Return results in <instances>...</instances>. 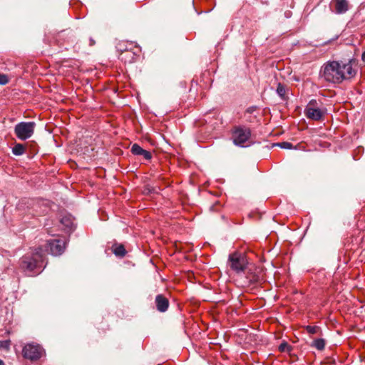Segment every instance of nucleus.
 Listing matches in <instances>:
<instances>
[{"label":"nucleus","mask_w":365,"mask_h":365,"mask_svg":"<svg viewBox=\"0 0 365 365\" xmlns=\"http://www.w3.org/2000/svg\"><path fill=\"white\" fill-rule=\"evenodd\" d=\"M155 304L157 309L160 312H165L169 307L168 299L163 294H158L155 297Z\"/></svg>","instance_id":"nucleus-10"},{"label":"nucleus","mask_w":365,"mask_h":365,"mask_svg":"<svg viewBox=\"0 0 365 365\" xmlns=\"http://www.w3.org/2000/svg\"><path fill=\"white\" fill-rule=\"evenodd\" d=\"M144 149L142 148L138 144H133L131 147V152L133 155H140L143 152Z\"/></svg>","instance_id":"nucleus-15"},{"label":"nucleus","mask_w":365,"mask_h":365,"mask_svg":"<svg viewBox=\"0 0 365 365\" xmlns=\"http://www.w3.org/2000/svg\"><path fill=\"white\" fill-rule=\"evenodd\" d=\"M228 265L236 273L245 272L248 269L246 257L240 252H233L229 255Z\"/></svg>","instance_id":"nucleus-3"},{"label":"nucleus","mask_w":365,"mask_h":365,"mask_svg":"<svg viewBox=\"0 0 365 365\" xmlns=\"http://www.w3.org/2000/svg\"><path fill=\"white\" fill-rule=\"evenodd\" d=\"M319 327L317 326H307L306 330L309 334H314L318 332Z\"/></svg>","instance_id":"nucleus-17"},{"label":"nucleus","mask_w":365,"mask_h":365,"mask_svg":"<svg viewBox=\"0 0 365 365\" xmlns=\"http://www.w3.org/2000/svg\"><path fill=\"white\" fill-rule=\"evenodd\" d=\"M10 344L9 340L0 341V348L8 350L10 347Z\"/></svg>","instance_id":"nucleus-19"},{"label":"nucleus","mask_w":365,"mask_h":365,"mask_svg":"<svg viewBox=\"0 0 365 365\" xmlns=\"http://www.w3.org/2000/svg\"><path fill=\"white\" fill-rule=\"evenodd\" d=\"M140 155H142L145 160H149L152 158L151 153L146 150H144L143 152L142 153V154H140Z\"/></svg>","instance_id":"nucleus-22"},{"label":"nucleus","mask_w":365,"mask_h":365,"mask_svg":"<svg viewBox=\"0 0 365 365\" xmlns=\"http://www.w3.org/2000/svg\"><path fill=\"white\" fill-rule=\"evenodd\" d=\"M331 6L334 7L333 11L337 14L346 13L349 10V3L346 0H333Z\"/></svg>","instance_id":"nucleus-9"},{"label":"nucleus","mask_w":365,"mask_h":365,"mask_svg":"<svg viewBox=\"0 0 365 365\" xmlns=\"http://www.w3.org/2000/svg\"><path fill=\"white\" fill-rule=\"evenodd\" d=\"M66 247V240L64 238H57L48 240L46 244V251L53 255H61Z\"/></svg>","instance_id":"nucleus-7"},{"label":"nucleus","mask_w":365,"mask_h":365,"mask_svg":"<svg viewBox=\"0 0 365 365\" xmlns=\"http://www.w3.org/2000/svg\"><path fill=\"white\" fill-rule=\"evenodd\" d=\"M61 223L67 231H70L73 228L74 220L71 215H65L61 219Z\"/></svg>","instance_id":"nucleus-11"},{"label":"nucleus","mask_w":365,"mask_h":365,"mask_svg":"<svg viewBox=\"0 0 365 365\" xmlns=\"http://www.w3.org/2000/svg\"><path fill=\"white\" fill-rule=\"evenodd\" d=\"M89 41H90V46H93L95 44V41L92 38H90L89 39Z\"/></svg>","instance_id":"nucleus-24"},{"label":"nucleus","mask_w":365,"mask_h":365,"mask_svg":"<svg viewBox=\"0 0 365 365\" xmlns=\"http://www.w3.org/2000/svg\"><path fill=\"white\" fill-rule=\"evenodd\" d=\"M362 60L365 62V51L362 53Z\"/></svg>","instance_id":"nucleus-25"},{"label":"nucleus","mask_w":365,"mask_h":365,"mask_svg":"<svg viewBox=\"0 0 365 365\" xmlns=\"http://www.w3.org/2000/svg\"><path fill=\"white\" fill-rule=\"evenodd\" d=\"M113 253L118 257H123L125 255L126 251L123 245H119L114 247Z\"/></svg>","instance_id":"nucleus-12"},{"label":"nucleus","mask_w":365,"mask_h":365,"mask_svg":"<svg viewBox=\"0 0 365 365\" xmlns=\"http://www.w3.org/2000/svg\"><path fill=\"white\" fill-rule=\"evenodd\" d=\"M0 365H4V363L2 360L0 359Z\"/></svg>","instance_id":"nucleus-27"},{"label":"nucleus","mask_w":365,"mask_h":365,"mask_svg":"<svg viewBox=\"0 0 365 365\" xmlns=\"http://www.w3.org/2000/svg\"><path fill=\"white\" fill-rule=\"evenodd\" d=\"M325 114L326 109L320 108L316 100H311L304 109L305 116L315 121L322 120Z\"/></svg>","instance_id":"nucleus-5"},{"label":"nucleus","mask_w":365,"mask_h":365,"mask_svg":"<svg viewBox=\"0 0 365 365\" xmlns=\"http://www.w3.org/2000/svg\"><path fill=\"white\" fill-rule=\"evenodd\" d=\"M247 279H249V281L250 282H256L258 281V277L257 275H253L252 277H247Z\"/></svg>","instance_id":"nucleus-23"},{"label":"nucleus","mask_w":365,"mask_h":365,"mask_svg":"<svg viewBox=\"0 0 365 365\" xmlns=\"http://www.w3.org/2000/svg\"><path fill=\"white\" fill-rule=\"evenodd\" d=\"M43 261V250L41 247H37L31 255H26L21 259L20 267L27 274H37L41 272Z\"/></svg>","instance_id":"nucleus-2"},{"label":"nucleus","mask_w":365,"mask_h":365,"mask_svg":"<svg viewBox=\"0 0 365 365\" xmlns=\"http://www.w3.org/2000/svg\"><path fill=\"white\" fill-rule=\"evenodd\" d=\"M314 346L318 350H323L325 347V341L323 339H317L314 341Z\"/></svg>","instance_id":"nucleus-14"},{"label":"nucleus","mask_w":365,"mask_h":365,"mask_svg":"<svg viewBox=\"0 0 365 365\" xmlns=\"http://www.w3.org/2000/svg\"><path fill=\"white\" fill-rule=\"evenodd\" d=\"M279 350L280 351H289L290 350V346L289 345L284 342V343H282L279 346Z\"/></svg>","instance_id":"nucleus-20"},{"label":"nucleus","mask_w":365,"mask_h":365,"mask_svg":"<svg viewBox=\"0 0 365 365\" xmlns=\"http://www.w3.org/2000/svg\"><path fill=\"white\" fill-rule=\"evenodd\" d=\"M277 145L284 149H292L293 148L292 144L289 142L279 143L277 144Z\"/></svg>","instance_id":"nucleus-18"},{"label":"nucleus","mask_w":365,"mask_h":365,"mask_svg":"<svg viewBox=\"0 0 365 365\" xmlns=\"http://www.w3.org/2000/svg\"><path fill=\"white\" fill-rule=\"evenodd\" d=\"M9 82V78L6 75L0 73V84L5 85Z\"/></svg>","instance_id":"nucleus-21"},{"label":"nucleus","mask_w":365,"mask_h":365,"mask_svg":"<svg viewBox=\"0 0 365 365\" xmlns=\"http://www.w3.org/2000/svg\"><path fill=\"white\" fill-rule=\"evenodd\" d=\"M251 132L245 127H236L232 130V140L235 145L246 147L249 144Z\"/></svg>","instance_id":"nucleus-6"},{"label":"nucleus","mask_w":365,"mask_h":365,"mask_svg":"<svg viewBox=\"0 0 365 365\" xmlns=\"http://www.w3.org/2000/svg\"><path fill=\"white\" fill-rule=\"evenodd\" d=\"M277 94L281 97V98H284V96H285V93H286V90H285V88L284 86L281 84V83H279L278 84V86L277 88Z\"/></svg>","instance_id":"nucleus-16"},{"label":"nucleus","mask_w":365,"mask_h":365,"mask_svg":"<svg viewBox=\"0 0 365 365\" xmlns=\"http://www.w3.org/2000/svg\"><path fill=\"white\" fill-rule=\"evenodd\" d=\"M24 152L25 147L21 143L16 144L12 149V153L15 155H21Z\"/></svg>","instance_id":"nucleus-13"},{"label":"nucleus","mask_w":365,"mask_h":365,"mask_svg":"<svg viewBox=\"0 0 365 365\" xmlns=\"http://www.w3.org/2000/svg\"><path fill=\"white\" fill-rule=\"evenodd\" d=\"M35 128V122H21L15 125L14 133L19 139L26 140L34 135Z\"/></svg>","instance_id":"nucleus-4"},{"label":"nucleus","mask_w":365,"mask_h":365,"mask_svg":"<svg viewBox=\"0 0 365 365\" xmlns=\"http://www.w3.org/2000/svg\"><path fill=\"white\" fill-rule=\"evenodd\" d=\"M252 110H253V108H248V109H247V112H249V113H252Z\"/></svg>","instance_id":"nucleus-26"},{"label":"nucleus","mask_w":365,"mask_h":365,"mask_svg":"<svg viewBox=\"0 0 365 365\" xmlns=\"http://www.w3.org/2000/svg\"><path fill=\"white\" fill-rule=\"evenodd\" d=\"M43 350L39 345L29 344L23 349V355L31 361L39 359L43 355Z\"/></svg>","instance_id":"nucleus-8"},{"label":"nucleus","mask_w":365,"mask_h":365,"mask_svg":"<svg viewBox=\"0 0 365 365\" xmlns=\"http://www.w3.org/2000/svg\"><path fill=\"white\" fill-rule=\"evenodd\" d=\"M356 74V70L353 68L351 60L346 63L338 61H327L322 66L319 72L322 78L331 83H340L344 80L354 78Z\"/></svg>","instance_id":"nucleus-1"}]
</instances>
